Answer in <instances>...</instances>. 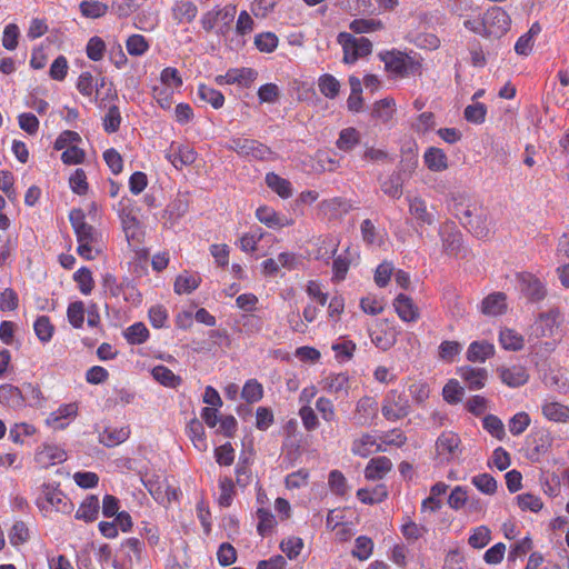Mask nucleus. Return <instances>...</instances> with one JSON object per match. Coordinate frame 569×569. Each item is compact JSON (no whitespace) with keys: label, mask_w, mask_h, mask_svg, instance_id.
<instances>
[{"label":"nucleus","mask_w":569,"mask_h":569,"mask_svg":"<svg viewBox=\"0 0 569 569\" xmlns=\"http://www.w3.org/2000/svg\"><path fill=\"white\" fill-rule=\"evenodd\" d=\"M69 220L79 242L78 254L86 260L94 259L101 251L98 248L100 233L93 226L86 222V216L81 209H72Z\"/></svg>","instance_id":"1"},{"label":"nucleus","mask_w":569,"mask_h":569,"mask_svg":"<svg viewBox=\"0 0 569 569\" xmlns=\"http://www.w3.org/2000/svg\"><path fill=\"white\" fill-rule=\"evenodd\" d=\"M379 57L385 62L386 70L399 77H406L410 73H415L420 68L419 62L400 51L382 52Z\"/></svg>","instance_id":"2"},{"label":"nucleus","mask_w":569,"mask_h":569,"mask_svg":"<svg viewBox=\"0 0 569 569\" xmlns=\"http://www.w3.org/2000/svg\"><path fill=\"white\" fill-rule=\"evenodd\" d=\"M227 148L242 157H250L256 160H267L272 154L268 146L257 140L242 137L232 138L227 144Z\"/></svg>","instance_id":"3"},{"label":"nucleus","mask_w":569,"mask_h":569,"mask_svg":"<svg viewBox=\"0 0 569 569\" xmlns=\"http://www.w3.org/2000/svg\"><path fill=\"white\" fill-rule=\"evenodd\" d=\"M339 42L343 47V60L347 63L355 62L360 57L371 53L372 43L365 37L355 38L350 33L342 32L339 34Z\"/></svg>","instance_id":"4"},{"label":"nucleus","mask_w":569,"mask_h":569,"mask_svg":"<svg viewBox=\"0 0 569 569\" xmlns=\"http://www.w3.org/2000/svg\"><path fill=\"white\" fill-rule=\"evenodd\" d=\"M483 18L486 37L500 38L509 30L510 18L500 7H491L485 12Z\"/></svg>","instance_id":"5"},{"label":"nucleus","mask_w":569,"mask_h":569,"mask_svg":"<svg viewBox=\"0 0 569 569\" xmlns=\"http://www.w3.org/2000/svg\"><path fill=\"white\" fill-rule=\"evenodd\" d=\"M409 409L408 399L398 391L392 390L386 397L381 412L387 420L395 421L407 417Z\"/></svg>","instance_id":"6"},{"label":"nucleus","mask_w":569,"mask_h":569,"mask_svg":"<svg viewBox=\"0 0 569 569\" xmlns=\"http://www.w3.org/2000/svg\"><path fill=\"white\" fill-rule=\"evenodd\" d=\"M558 317L559 311L557 309H550L547 312L539 313L537 320L530 328L528 341L531 342L533 339L551 337L553 329L558 326Z\"/></svg>","instance_id":"7"},{"label":"nucleus","mask_w":569,"mask_h":569,"mask_svg":"<svg viewBox=\"0 0 569 569\" xmlns=\"http://www.w3.org/2000/svg\"><path fill=\"white\" fill-rule=\"evenodd\" d=\"M517 278L521 293L529 301H540L546 297V289L536 276L523 272L519 273Z\"/></svg>","instance_id":"8"},{"label":"nucleus","mask_w":569,"mask_h":569,"mask_svg":"<svg viewBox=\"0 0 569 569\" xmlns=\"http://www.w3.org/2000/svg\"><path fill=\"white\" fill-rule=\"evenodd\" d=\"M460 438L452 431L442 432L436 441V450L439 456H446L447 460L452 459L459 451Z\"/></svg>","instance_id":"9"},{"label":"nucleus","mask_w":569,"mask_h":569,"mask_svg":"<svg viewBox=\"0 0 569 569\" xmlns=\"http://www.w3.org/2000/svg\"><path fill=\"white\" fill-rule=\"evenodd\" d=\"M476 213H471V218L467 219L465 227L469 229L477 238H485L489 234V214L486 209L478 204Z\"/></svg>","instance_id":"10"},{"label":"nucleus","mask_w":569,"mask_h":569,"mask_svg":"<svg viewBox=\"0 0 569 569\" xmlns=\"http://www.w3.org/2000/svg\"><path fill=\"white\" fill-rule=\"evenodd\" d=\"M130 202V200H127ZM121 210L119 217L121 219L122 228L128 239H134L138 230H141L140 221L138 220L136 212L130 204H127L124 200L121 201Z\"/></svg>","instance_id":"11"},{"label":"nucleus","mask_w":569,"mask_h":569,"mask_svg":"<svg viewBox=\"0 0 569 569\" xmlns=\"http://www.w3.org/2000/svg\"><path fill=\"white\" fill-rule=\"evenodd\" d=\"M460 376L471 390H478L485 387L488 379V371L485 368L462 367Z\"/></svg>","instance_id":"12"},{"label":"nucleus","mask_w":569,"mask_h":569,"mask_svg":"<svg viewBox=\"0 0 569 569\" xmlns=\"http://www.w3.org/2000/svg\"><path fill=\"white\" fill-rule=\"evenodd\" d=\"M398 316L407 322L416 321L419 318L418 307L415 306L412 299L403 293L397 296L393 301Z\"/></svg>","instance_id":"13"},{"label":"nucleus","mask_w":569,"mask_h":569,"mask_svg":"<svg viewBox=\"0 0 569 569\" xmlns=\"http://www.w3.org/2000/svg\"><path fill=\"white\" fill-rule=\"evenodd\" d=\"M322 382V390L336 395V399L348 396V377L345 373L330 375Z\"/></svg>","instance_id":"14"},{"label":"nucleus","mask_w":569,"mask_h":569,"mask_svg":"<svg viewBox=\"0 0 569 569\" xmlns=\"http://www.w3.org/2000/svg\"><path fill=\"white\" fill-rule=\"evenodd\" d=\"M166 159L176 168L181 169L183 166L192 164L196 161V153L189 147H178L167 152Z\"/></svg>","instance_id":"15"},{"label":"nucleus","mask_w":569,"mask_h":569,"mask_svg":"<svg viewBox=\"0 0 569 569\" xmlns=\"http://www.w3.org/2000/svg\"><path fill=\"white\" fill-rule=\"evenodd\" d=\"M130 436L128 427L112 428L107 427L100 435L99 441L106 447H116L124 442Z\"/></svg>","instance_id":"16"},{"label":"nucleus","mask_w":569,"mask_h":569,"mask_svg":"<svg viewBox=\"0 0 569 569\" xmlns=\"http://www.w3.org/2000/svg\"><path fill=\"white\" fill-rule=\"evenodd\" d=\"M423 160L429 170L435 172L443 171L448 168V157L445 151L437 147H430L426 150Z\"/></svg>","instance_id":"17"},{"label":"nucleus","mask_w":569,"mask_h":569,"mask_svg":"<svg viewBox=\"0 0 569 569\" xmlns=\"http://www.w3.org/2000/svg\"><path fill=\"white\" fill-rule=\"evenodd\" d=\"M500 378L507 386L517 388L528 381L529 375L522 366H513L511 368L501 369Z\"/></svg>","instance_id":"18"},{"label":"nucleus","mask_w":569,"mask_h":569,"mask_svg":"<svg viewBox=\"0 0 569 569\" xmlns=\"http://www.w3.org/2000/svg\"><path fill=\"white\" fill-rule=\"evenodd\" d=\"M506 310V295L495 292L482 300L481 311L487 316H499Z\"/></svg>","instance_id":"19"},{"label":"nucleus","mask_w":569,"mask_h":569,"mask_svg":"<svg viewBox=\"0 0 569 569\" xmlns=\"http://www.w3.org/2000/svg\"><path fill=\"white\" fill-rule=\"evenodd\" d=\"M392 468V462L387 457L373 458L366 467L365 475L367 479H381Z\"/></svg>","instance_id":"20"},{"label":"nucleus","mask_w":569,"mask_h":569,"mask_svg":"<svg viewBox=\"0 0 569 569\" xmlns=\"http://www.w3.org/2000/svg\"><path fill=\"white\" fill-rule=\"evenodd\" d=\"M450 210L452 214L465 226L467 219L471 218V213H476L475 211L478 210V204L469 201L466 202L463 197L452 198Z\"/></svg>","instance_id":"21"},{"label":"nucleus","mask_w":569,"mask_h":569,"mask_svg":"<svg viewBox=\"0 0 569 569\" xmlns=\"http://www.w3.org/2000/svg\"><path fill=\"white\" fill-rule=\"evenodd\" d=\"M493 345L487 341H475L468 348L467 359L472 362H485L488 358L493 356Z\"/></svg>","instance_id":"22"},{"label":"nucleus","mask_w":569,"mask_h":569,"mask_svg":"<svg viewBox=\"0 0 569 569\" xmlns=\"http://www.w3.org/2000/svg\"><path fill=\"white\" fill-rule=\"evenodd\" d=\"M99 499L97 496H89L80 505L76 512V518L86 522H92L97 519L99 512Z\"/></svg>","instance_id":"23"},{"label":"nucleus","mask_w":569,"mask_h":569,"mask_svg":"<svg viewBox=\"0 0 569 569\" xmlns=\"http://www.w3.org/2000/svg\"><path fill=\"white\" fill-rule=\"evenodd\" d=\"M256 77L257 71L250 68L231 69L223 76L226 83H238L243 87H249Z\"/></svg>","instance_id":"24"},{"label":"nucleus","mask_w":569,"mask_h":569,"mask_svg":"<svg viewBox=\"0 0 569 569\" xmlns=\"http://www.w3.org/2000/svg\"><path fill=\"white\" fill-rule=\"evenodd\" d=\"M257 219L269 228H281L288 226L290 221L280 217L273 209L269 207H259L256 211Z\"/></svg>","instance_id":"25"},{"label":"nucleus","mask_w":569,"mask_h":569,"mask_svg":"<svg viewBox=\"0 0 569 569\" xmlns=\"http://www.w3.org/2000/svg\"><path fill=\"white\" fill-rule=\"evenodd\" d=\"M266 184L283 199L290 198L292 196L290 181L284 178H281L274 172L267 173Z\"/></svg>","instance_id":"26"},{"label":"nucleus","mask_w":569,"mask_h":569,"mask_svg":"<svg viewBox=\"0 0 569 569\" xmlns=\"http://www.w3.org/2000/svg\"><path fill=\"white\" fill-rule=\"evenodd\" d=\"M543 416L555 422L569 421V407L559 402H547L542 406Z\"/></svg>","instance_id":"27"},{"label":"nucleus","mask_w":569,"mask_h":569,"mask_svg":"<svg viewBox=\"0 0 569 569\" xmlns=\"http://www.w3.org/2000/svg\"><path fill=\"white\" fill-rule=\"evenodd\" d=\"M152 377L160 385L168 388H177L181 385V377L174 375L172 370L164 366H157L152 369Z\"/></svg>","instance_id":"28"},{"label":"nucleus","mask_w":569,"mask_h":569,"mask_svg":"<svg viewBox=\"0 0 569 569\" xmlns=\"http://www.w3.org/2000/svg\"><path fill=\"white\" fill-rule=\"evenodd\" d=\"M410 213L421 223L431 224L435 221V214L428 209L426 202L420 198H415L409 204Z\"/></svg>","instance_id":"29"},{"label":"nucleus","mask_w":569,"mask_h":569,"mask_svg":"<svg viewBox=\"0 0 569 569\" xmlns=\"http://www.w3.org/2000/svg\"><path fill=\"white\" fill-rule=\"evenodd\" d=\"M499 340L507 350L519 351L523 348V337L513 329L505 328L500 331Z\"/></svg>","instance_id":"30"},{"label":"nucleus","mask_w":569,"mask_h":569,"mask_svg":"<svg viewBox=\"0 0 569 569\" xmlns=\"http://www.w3.org/2000/svg\"><path fill=\"white\" fill-rule=\"evenodd\" d=\"M188 436L191 439L192 443L199 451L207 450V442L204 437V428L200 420L192 419L187 428Z\"/></svg>","instance_id":"31"},{"label":"nucleus","mask_w":569,"mask_h":569,"mask_svg":"<svg viewBox=\"0 0 569 569\" xmlns=\"http://www.w3.org/2000/svg\"><path fill=\"white\" fill-rule=\"evenodd\" d=\"M200 277L198 274H189L184 272L179 274L174 281V291L178 295L190 293L200 284Z\"/></svg>","instance_id":"32"},{"label":"nucleus","mask_w":569,"mask_h":569,"mask_svg":"<svg viewBox=\"0 0 569 569\" xmlns=\"http://www.w3.org/2000/svg\"><path fill=\"white\" fill-rule=\"evenodd\" d=\"M188 200L186 198L178 197L167 206L163 218L173 223L179 218L184 216V213L188 211Z\"/></svg>","instance_id":"33"},{"label":"nucleus","mask_w":569,"mask_h":569,"mask_svg":"<svg viewBox=\"0 0 569 569\" xmlns=\"http://www.w3.org/2000/svg\"><path fill=\"white\" fill-rule=\"evenodd\" d=\"M393 113L395 101L389 98L377 101L372 109V117L382 122H388L392 118Z\"/></svg>","instance_id":"34"},{"label":"nucleus","mask_w":569,"mask_h":569,"mask_svg":"<svg viewBox=\"0 0 569 569\" xmlns=\"http://www.w3.org/2000/svg\"><path fill=\"white\" fill-rule=\"evenodd\" d=\"M198 96L202 101L210 103L214 109H220L224 103L223 94L206 84L198 87Z\"/></svg>","instance_id":"35"},{"label":"nucleus","mask_w":569,"mask_h":569,"mask_svg":"<svg viewBox=\"0 0 569 569\" xmlns=\"http://www.w3.org/2000/svg\"><path fill=\"white\" fill-rule=\"evenodd\" d=\"M80 12L83 17L98 19L103 17L108 11V6L100 1H81L79 4Z\"/></svg>","instance_id":"36"},{"label":"nucleus","mask_w":569,"mask_h":569,"mask_svg":"<svg viewBox=\"0 0 569 569\" xmlns=\"http://www.w3.org/2000/svg\"><path fill=\"white\" fill-rule=\"evenodd\" d=\"M197 12V7L190 1L179 2L173 8V17L179 22H191L196 18Z\"/></svg>","instance_id":"37"},{"label":"nucleus","mask_w":569,"mask_h":569,"mask_svg":"<svg viewBox=\"0 0 569 569\" xmlns=\"http://www.w3.org/2000/svg\"><path fill=\"white\" fill-rule=\"evenodd\" d=\"M381 190L389 197L399 199L402 194V178L400 172H393L381 184Z\"/></svg>","instance_id":"38"},{"label":"nucleus","mask_w":569,"mask_h":569,"mask_svg":"<svg viewBox=\"0 0 569 569\" xmlns=\"http://www.w3.org/2000/svg\"><path fill=\"white\" fill-rule=\"evenodd\" d=\"M241 397L249 403L258 402L263 397V388L256 379L248 380L241 391Z\"/></svg>","instance_id":"39"},{"label":"nucleus","mask_w":569,"mask_h":569,"mask_svg":"<svg viewBox=\"0 0 569 569\" xmlns=\"http://www.w3.org/2000/svg\"><path fill=\"white\" fill-rule=\"evenodd\" d=\"M257 517L259 519L257 530L260 536H268L276 525V519L272 512L264 508L257 510Z\"/></svg>","instance_id":"40"},{"label":"nucleus","mask_w":569,"mask_h":569,"mask_svg":"<svg viewBox=\"0 0 569 569\" xmlns=\"http://www.w3.org/2000/svg\"><path fill=\"white\" fill-rule=\"evenodd\" d=\"M328 485L336 496L347 495L349 487L346 477L339 470H332L328 477Z\"/></svg>","instance_id":"41"},{"label":"nucleus","mask_w":569,"mask_h":569,"mask_svg":"<svg viewBox=\"0 0 569 569\" xmlns=\"http://www.w3.org/2000/svg\"><path fill=\"white\" fill-rule=\"evenodd\" d=\"M84 303L82 301L71 302L67 310V317L73 328H81L84 322Z\"/></svg>","instance_id":"42"},{"label":"nucleus","mask_w":569,"mask_h":569,"mask_svg":"<svg viewBox=\"0 0 569 569\" xmlns=\"http://www.w3.org/2000/svg\"><path fill=\"white\" fill-rule=\"evenodd\" d=\"M462 247V238L459 232H447L442 234V248L449 256H457Z\"/></svg>","instance_id":"43"},{"label":"nucleus","mask_w":569,"mask_h":569,"mask_svg":"<svg viewBox=\"0 0 569 569\" xmlns=\"http://www.w3.org/2000/svg\"><path fill=\"white\" fill-rule=\"evenodd\" d=\"M73 280L79 284V289L83 295H89L94 287L92 273L86 267L74 272Z\"/></svg>","instance_id":"44"},{"label":"nucleus","mask_w":569,"mask_h":569,"mask_svg":"<svg viewBox=\"0 0 569 569\" xmlns=\"http://www.w3.org/2000/svg\"><path fill=\"white\" fill-rule=\"evenodd\" d=\"M127 340L132 345H140L149 337V330L142 322L130 326L124 333Z\"/></svg>","instance_id":"45"},{"label":"nucleus","mask_w":569,"mask_h":569,"mask_svg":"<svg viewBox=\"0 0 569 569\" xmlns=\"http://www.w3.org/2000/svg\"><path fill=\"white\" fill-rule=\"evenodd\" d=\"M491 531L486 526H480L475 529L473 533L469 537L468 543L475 549L485 548L491 540Z\"/></svg>","instance_id":"46"},{"label":"nucleus","mask_w":569,"mask_h":569,"mask_svg":"<svg viewBox=\"0 0 569 569\" xmlns=\"http://www.w3.org/2000/svg\"><path fill=\"white\" fill-rule=\"evenodd\" d=\"M443 398L449 403H458L465 395V389L455 379L449 380L442 389Z\"/></svg>","instance_id":"47"},{"label":"nucleus","mask_w":569,"mask_h":569,"mask_svg":"<svg viewBox=\"0 0 569 569\" xmlns=\"http://www.w3.org/2000/svg\"><path fill=\"white\" fill-rule=\"evenodd\" d=\"M483 428L498 440H502L506 436L502 421L495 415H488L482 421Z\"/></svg>","instance_id":"48"},{"label":"nucleus","mask_w":569,"mask_h":569,"mask_svg":"<svg viewBox=\"0 0 569 569\" xmlns=\"http://www.w3.org/2000/svg\"><path fill=\"white\" fill-rule=\"evenodd\" d=\"M33 328L37 337L42 342H48L52 338L54 327L52 326L50 319L47 316L39 317L36 320Z\"/></svg>","instance_id":"49"},{"label":"nucleus","mask_w":569,"mask_h":569,"mask_svg":"<svg viewBox=\"0 0 569 569\" xmlns=\"http://www.w3.org/2000/svg\"><path fill=\"white\" fill-rule=\"evenodd\" d=\"M359 143V132L355 128L341 130L337 146L339 149L348 151Z\"/></svg>","instance_id":"50"},{"label":"nucleus","mask_w":569,"mask_h":569,"mask_svg":"<svg viewBox=\"0 0 569 569\" xmlns=\"http://www.w3.org/2000/svg\"><path fill=\"white\" fill-rule=\"evenodd\" d=\"M372 540L366 536H360L356 539V546L351 553L359 560H366L372 553Z\"/></svg>","instance_id":"51"},{"label":"nucleus","mask_w":569,"mask_h":569,"mask_svg":"<svg viewBox=\"0 0 569 569\" xmlns=\"http://www.w3.org/2000/svg\"><path fill=\"white\" fill-rule=\"evenodd\" d=\"M472 483L486 495H493L497 490V481L489 473H481L472 478Z\"/></svg>","instance_id":"52"},{"label":"nucleus","mask_w":569,"mask_h":569,"mask_svg":"<svg viewBox=\"0 0 569 569\" xmlns=\"http://www.w3.org/2000/svg\"><path fill=\"white\" fill-rule=\"evenodd\" d=\"M29 539V529L22 521H16L9 531L11 545L19 546Z\"/></svg>","instance_id":"53"},{"label":"nucleus","mask_w":569,"mask_h":569,"mask_svg":"<svg viewBox=\"0 0 569 569\" xmlns=\"http://www.w3.org/2000/svg\"><path fill=\"white\" fill-rule=\"evenodd\" d=\"M86 52L92 61L101 60L106 52L104 41L99 37H92L87 43Z\"/></svg>","instance_id":"54"},{"label":"nucleus","mask_w":569,"mask_h":569,"mask_svg":"<svg viewBox=\"0 0 569 569\" xmlns=\"http://www.w3.org/2000/svg\"><path fill=\"white\" fill-rule=\"evenodd\" d=\"M530 417L527 412H518L509 420V431L513 436L521 435L530 425Z\"/></svg>","instance_id":"55"},{"label":"nucleus","mask_w":569,"mask_h":569,"mask_svg":"<svg viewBox=\"0 0 569 569\" xmlns=\"http://www.w3.org/2000/svg\"><path fill=\"white\" fill-rule=\"evenodd\" d=\"M120 123H121L120 110L117 106H111L108 109V112L103 118V129L109 133H113L119 130Z\"/></svg>","instance_id":"56"},{"label":"nucleus","mask_w":569,"mask_h":569,"mask_svg":"<svg viewBox=\"0 0 569 569\" xmlns=\"http://www.w3.org/2000/svg\"><path fill=\"white\" fill-rule=\"evenodd\" d=\"M487 108L483 103L477 102L465 109L463 116L467 121L473 123H482L486 119Z\"/></svg>","instance_id":"57"},{"label":"nucleus","mask_w":569,"mask_h":569,"mask_svg":"<svg viewBox=\"0 0 569 569\" xmlns=\"http://www.w3.org/2000/svg\"><path fill=\"white\" fill-rule=\"evenodd\" d=\"M376 445V439L371 435H363L359 440L352 445V452L360 457H368L372 450L371 447Z\"/></svg>","instance_id":"58"},{"label":"nucleus","mask_w":569,"mask_h":569,"mask_svg":"<svg viewBox=\"0 0 569 569\" xmlns=\"http://www.w3.org/2000/svg\"><path fill=\"white\" fill-rule=\"evenodd\" d=\"M382 28V23L375 19H356L350 23V29L356 33H366Z\"/></svg>","instance_id":"59"},{"label":"nucleus","mask_w":569,"mask_h":569,"mask_svg":"<svg viewBox=\"0 0 569 569\" xmlns=\"http://www.w3.org/2000/svg\"><path fill=\"white\" fill-rule=\"evenodd\" d=\"M254 44L262 52H272L278 46V38L274 33H260L254 38Z\"/></svg>","instance_id":"60"},{"label":"nucleus","mask_w":569,"mask_h":569,"mask_svg":"<svg viewBox=\"0 0 569 569\" xmlns=\"http://www.w3.org/2000/svg\"><path fill=\"white\" fill-rule=\"evenodd\" d=\"M148 42L141 34H132L127 40V50L131 56H141L148 50Z\"/></svg>","instance_id":"61"},{"label":"nucleus","mask_w":569,"mask_h":569,"mask_svg":"<svg viewBox=\"0 0 569 569\" xmlns=\"http://www.w3.org/2000/svg\"><path fill=\"white\" fill-rule=\"evenodd\" d=\"M331 349L336 353V359L342 362L351 359L356 349V345L350 340H346L342 342L333 343Z\"/></svg>","instance_id":"62"},{"label":"nucleus","mask_w":569,"mask_h":569,"mask_svg":"<svg viewBox=\"0 0 569 569\" xmlns=\"http://www.w3.org/2000/svg\"><path fill=\"white\" fill-rule=\"evenodd\" d=\"M217 558H218L219 563L222 567H228V566L232 565L233 562H236L237 551L233 548V546H231L228 542H223L219 547V550L217 552Z\"/></svg>","instance_id":"63"},{"label":"nucleus","mask_w":569,"mask_h":569,"mask_svg":"<svg viewBox=\"0 0 569 569\" xmlns=\"http://www.w3.org/2000/svg\"><path fill=\"white\" fill-rule=\"evenodd\" d=\"M214 457L220 466H230L234 460V450L230 442L218 447L214 450Z\"/></svg>","instance_id":"64"}]
</instances>
